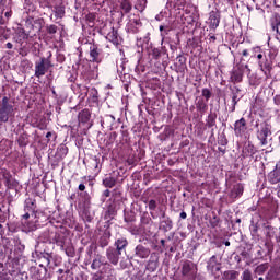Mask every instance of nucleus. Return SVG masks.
<instances>
[{
	"mask_svg": "<svg viewBox=\"0 0 280 280\" xmlns=\"http://www.w3.org/2000/svg\"><path fill=\"white\" fill-rule=\"evenodd\" d=\"M51 58H54V54L49 50L46 57H39V59L35 61L34 75L36 78L40 79L43 75H46L50 69H54Z\"/></svg>",
	"mask_w": 280,
	"mask_h": 280,
	"instance_id": "nucleus-1",
	"label": "nucleus"
},
{
	"mask_svg": "<svg viewBox=\"0 0 280 280\" xmlns=\"http://www.w3.org/2000/svg\"><path fill=\"white\" fill-rule=\"evenodd\" d=\"M43 25H45V19L43 18H28L25 21V30L31 38H34V36H38V34H40Z\"/></svg>",
	"mask_w": 280,
	"mask_h": 280,
	"instance_id": "nucleus-2",
	"label": "nucleus"
},
{
	"mask_svg": "<svg viewBox=\"0 0 280 280\" xmlns=\"http://www.w3.org/2000/svg\"><path fill=\"white\" fill-rule=\"evenodd\" d=\"M12 115H14V105L10 104V98L8 96H3L0 105V121L2 124H8Z\"/></svg>",
	"mask_w": 280,
	"mask_h": 280,
	"instance_id": "nucleus-3",
	"label": "nucleus"
},
{
	"mask_svg": "<svg viewBox=\"0 0 280 280\" xmlns=\"http://www.w3.org/2000/svg\"><path fill=\"white\" fill-rule=\"evenodd\" d=\"M30 38H32L31 35H28V33L26 32L25 28H23V26H18L14 30L13 43H15L19 46L20 51H23V47H25V43H27Z\"/></svg>",
	"mask_w": 280,
	"mask_h": 280,
	"instance_id": "nucleus-4",
	"label": "nucleus"
},
{
	"mask_svg": "<svg viewBox=\"0 0 280 280\" xmlns=\"http://www.w3.org/2000/svg\"><path fill=\"white\" fill-rule=\"evenodd\" d=\"M198 275V268L191 260H185L182 265V277L186 280H195Z\"/></svg>",
	"mask_w": 280,
	"mask_h": 280,
	"instance_id": "nucleus-5",
	"label": "nucleus"
},
{
	"mask_svg": "<svg viewBox=\"0 0 280 280\" xmlns=\"http://www.w3.org/2000/svg\"><path fill=\"white\" fill-rule=\"evenodd\" d=\"M152 226H154V221L148 211H144L140 215L139 229L143 231L145 235H152Z\"/></svg>",
	"mask_w": 280,
	"mask_h": 280,
	"instance_id": "nucleus-6",
	"label": "nucleus"
},
{
	"mask_svg": "<svg viewBox=\"0 0 280 280\" xmlns=\"http://www.w3.org/2000/svg\"><path fill=\"white\" fill-rule=\"evenodd\" d=\"M271 126L267 121L260 124V129L257 130L256 137L260 141V145H268V135H271Z\"/></svg>",
	"mask_w": 280,
	"mask_h": 280,
	"instance_id": "nucleus-7",
	"label": "nucleus"
},
{
	"mask_svg": "<svg viewBox=\"0 0 280 280\" xmlns=\"http://www.w3.org/2000/svg\"><path fill=\"white\" fill-rule=\"evenodd\" d=\"M0 174L2 175L7 189H14V187H19V182L15 180L8 168H1Z\"/></svg>",
	"mask_w": 280,
	"mask_h": 280,
	"instance_id": "nucleus-8",
	"label": "nucleus"
},
{
	"mask_svg": "<svg viewBox=\"0 0 280 280\" xmlns=\"http://www.w3.org/2000/svg\"><path fill=\"white\" fill-rule=\"evenodd\" d=\"M51 259H54V250L43 249V252L39 253V261H43L39 266L45 269V272H47V267L50 266Z\"/></svg>",
	"mask_w": 280,
	"mask_h": 280,
	"instance_id": "nucleus-9",
	"label": "nucleus"
},
{
	"mask_svg": "<svg viewBox=\"0 0 280 280\" xmlns=\"http://www.w3.org/2000/svg\"><path fill=\"white\" fill-rule=\"evenodd\" d=\"M90 62H96V65L102 62V49L95 43L90 46Z\"/></svg>",
	"mask_w": 280,
	"mask_h": 280,
	"instance_id": "nucleus-10",
	"label": "nucleus"
},
{
	"mask_svg": "<svg viewBox=\"0 0 280 280\" xmlns=\"http://www.w3.org/2000/svg\"><path fill=\"white\" fill-rule=\"evenodd\" d=\"M121 255L122 254H120V252L113 246H109L106 249V257L109 264H113V266H117V264H119V257H121Z\"/></svg>",
	"mask_w": 280,
	"mask_h": 280,
	"instance_id": "nucleus-11",
	"label": "nucleus"
},
{
	"mask_svg": "<svg viewBox=\"0 0 280 280\" xmlns=\"http://www.w3.org/2000/svg\"><path fill=\"white\" fill-rule=\"evenodd\" d=\"M268 183L270 185H279L280 183V160L276 163L275 170L267 175Z\"/></svg>",
	"mask_w": 280,
	"mask_h": 280,
	"instance_id": "nucleus-12",
	"label": "nucleus"
},
{
	"mask_svg": "<svg viewBox=\"0 0 280 280\" xmlns=\"http://www.w3.org/2000/svg\"><path fill=\"white\" fill-rule=\"evenodd\" d=\"M246 132V118L242 117L241 119L234 122V135L235 137H242Z\"/></svg>",
	"mask_w": 280,
	"mask_h": 280,
	"instance_id": "nucleus-13",
	"label": "nucleus"
},
{
	"mask_svg": "<svg viewBox=\"0 0 280 280\" xmlns=\"http://www.w3.org/2000/svg\"><path fill=\"white\" fill-rule=\"evenodd\" d=\"M150 248L143 246V244H139L135 248V257H138L139 259H148L150 257Z\"/></svg>",
	"mask_w": 280,
	"mask_h": 280,
	"instance_id": "nucleus-14",
	"label": "nucleus"
},
{
	"mask_svg": "<svg viewBox=\"0 0 280 280\" xmlns=\"http://www.w3.org/2000/svg\"><path fill=\"white\" fill-rule=\"evenodd\" d=\"M242 196H244V184L237 183L231 189L229 198L236 200V198H242Z\"/></svg>",
	"mask_w": 280,
	"mask_h": 280,
	"instance_id": "nucleus-15",
	"label": "nucleus"
},
{
	"mask_svg": "<svg viewBox=\"0 0 280 280\" xmlns=\"http://www.w3.org/2000/svg\"><path fill=\"white\" fill-rule=\"evenodd\" d=\"M106 40L113 43L116 47L121 45V36H119V32L112 27V31L106 35Z\"/></svg>",
	"mask_w": 280,
	"mask_h": 280,
	"instance_id": "nucleus-16",
	"label": "nucleus"
},
{
	"mask_svg": "<svg viewBox=\"0 0 280 280\" xmlns=\"http://www.w3.org/2000/svg\"><path fill=\"white\" fill-rule=\"evenodd\" d=\"M115 116L107 114L101 119V125L107 130H115Z\"/></svg>",
	"mask_w": 280,
	"mask_h": 280,
	"instance_id": "nucleus-17",
	"label": "nucleus"
},
{
	"mask_svg": "<svg viewBox=\"0 0 280 280\" xmlns=\"http://www.w3.org/2000/svg\"><path fill=\"white\" fill-rule=\"evenodd\" d=\"M258 66L260 68V71H262L265 75H268V73L272 71V61H269L267 57H262V59H259Z\"/></svg>",
	"mask_w": 280,
	"mask_h": 280,
	"instance_id": "nucleus-18",
	"label": "nucleus"
},
{
	"mask_svg": "<svg viewBox=\"0 0 280 280\" xmlns=\"http://www.w3.org/2000/svg\"><path fill=\"white\" fill-rule=\"evenodd\" d=\"M89 167L90 170H92L94 174H100L102 172V162L100 160V156L97 155L92 156Z\"/></svg>",
	"mask_w": 280,
	"mask_h": 280,
	"instance_id": "nucleus-19",
	"label": "nucleus"
},
{
	"mask_svg": "<svg viewBox=\"0 0 280 280\" xmlns=\"http://www.w3.org/2000/svg\"><path fill=\"white\" fill-rule=\"evenodd\" d=\"M208 21L210 30H218L220 27V14L218 12L211 11Z\"/></svg>",
	"mask_w": 280,
	"mask_h": 280,
	"instance_id": "nucleus-20",
	"label": "nucleus"
},
{
	"mask_svg": "<svg viewBox=\"0 0 280 280\" xmlns=\"http://www.w3.org/2000/svg\"><path fill=\"white\" fill-rule=\"evenodd\" d=\"M67 240V236L63 235L60 232H54L52 234V244H56L60 247V250H65V242Z\"/></svg>",
	"mask_w": 280,
	"mask_h": 280,
	"instance_id": "nucleus-21",
	"label": "nucleus"
},
{
	"mask_svg": "<svg viewBox=\"0 0 280 280\" xmlns=\"http://www.w3.org/2000/svg\"><path fill=\"white\" fill-rule=\"evenodd\" d=\"M114 248L118 249L120 254L126 253L128 248V238L121 236L114 242Z\"/></svg>",
	"mask_w": 280,
	"mask_h": 280,
	"instance_id": "nucleus-22",
	"label": "nucleus"
},
{
	"mask_svg": "<svg viewBox=\"0 0 280 280\" xmlns=\"http://www.w3.org/2000/svg\"><path fill=\"white\" fill-rule=\"evenodd\" d=\"M149 55L152 56L153 60H161V56H167V48L160 47V48H151Z\"/></svg>",
	"mask_w": 280,
	"mask_h": 280,
	"instance_id": "nucleus-23",
	"label": "nucleus"
},
{
	"mask_svg": "<svg viewBox=\"0 0 280 280\" xmlns=\"http://www.w3.org/2000/svg\"><path fill=\"white\" fill-rule=\"evenodd\" d=\"M209 101H206L205 98L200 97L196 101V108L200 115H205L207 110H209V105L207 104Z\"/></svg>",
	"mask_w": 280,
	"mask_h": 280,
	"instance_id": "nucleus-24",
	"label": "nucleus"
},
{
	"mask_svg": "<svg viewBox=\"0 0 280 280\" xmlns=\"http://www.w3.org/2000/svg\"><path fill=\"white\" fill-rule=\"evenodd\" d=\"M52 237H54V231L46 230L39 236V242H43V244H49L50 246H52Z\"/></svg>",
	"mask_w": 280,
	"mask_h": 280,
	"instance_id": "nucleus-25",
	"label": "nucleus"
},
{
	"mask_svg": "<svg viewBox=\"0 0 280 280\" xmlns=\"http://www.w3.org/2000/svg\"><path fill=\"white\" fill-rule=\"evenodd\" d=\"M257 154V149H255V144L248 142L247 145L243 149V159H248V156H255Z\"/></svg>",
	"mask_w": 280,
	"mask_h": 280,
	"instance_id": "nucleus-26",
	"label": "nucleus"
},
{
	"mask_svg": "<svg viewBox=\"0 0 280 280\" xmlns=\"http://www.w3.org/2000/svg\"><path fill=\"white\" fill-rule=\"evenodd\" d=\"M52 12L55 13L56 19H65V14H67L65 3L60 2L59 4H56Z\"/></svg>",
	"mask_w": 280,
	"mask_h": 280,
	"instance_id": "nucleus-27",
	"label": "nucleus"
},
{
	"mask_svg": "<svg viewBox=\"0 0 280 280\" xmlns=\"http://www.w3.org/2000/svg\"><path fill=\"white\" fill-rule=\"evenodd\" d=\"M110 244V232L105 231L102 236L98 238V246L101 248H106Z\"/></svg>",
	"mask_w": 280,
	"mask_h": 280,
	"instance_id": "nucleus-28",
	"label": "nucleus"
},
{
	"mask_svg": "<svg viewBox=\"0 0 280 280\" xmlns=\"http://www.w3.org/2000/svg\"><path fill=\"white\" fill-rule=\"evenodd\" d=\"M160 229H162V231L164 233H167V232L172 231V229H174V222L172 221V219L170 217H167L161 221Z\"/></svg>",
	"mask_w": 280,
	"mask_h": 280,
	"instance_id": "nucleus-29",
	"label": "nucleus"
},
{
	"mask_svg": "<svg viewBox=\"0 0 280 280\" xmlns=\"http://www.w3.org/2000/svg\"><path fill=\"white\" fill-rule=\"evenodd\" d=\"M78 117L81 124H89V121H91V110L89 108H84L79 113Z\"/></svg>",
	"mask_w": 280,
	"mask_h": 280,
	"instance_id": "nucleus-30",
	"label": "nucleus"
},
{
	"mask_svg": "<svg viewBox=\"0 0 280 280\" xmlns=\"http://www.w3.org/2000/svg\"><path fill=\"white\" fill-rule=\"evenodd\" d=\"M231 80L232 82H242V80H244V70L241 68L233 70L231 74Z\"/></svg>",
	"mask_w": 280,
	"mask_h": 280,
	"instance_id": "nucleus-31",
	"label": "nucleus"
},
{
	"mask_svg": "<svg viewBox=\"0 0 280 280\" xmlns=\"http://www.w3.org/2000/svg\"><path fill=\"white\" fill-rule=\"evenodd\" d=\"M120 10L121 16H124V14H130V12H132V2H130V0H121Z\"/></svg>",
	"mask_w": 280,
	"mask_h": 280,
	"instance_id": "nucleus-32",
	"label": "nucleus"
},
{
	"mask_svg": "<svg viewBox=\"0 0 280 280\" xmlns=\"http://www.w3.org/2000/svg\"><path fill=\"white\" fill-rule=\"evenodd\" d=\"M267 237L269 238L265 242V248H267V255H272V253H275V243L272 242V234L268 232Z\"/></svg>",
	"mask_w": 280,
	"mask_h": 280,
	"instance_id": "nucleus-33",
	"label": "nucleus"
},
{
	"mask_svg": "<svg viewBox=\"0 0 280 280\" xmlns=\"http://www.w3.org/2000/svg\"><path fill=\"white\" fill-rule=\"evenodd\" d=\"M103 185L104 187H106L107 189H113V187H115V185H117V177H113V176H107L103 179Z\"/></svg>",
	"mask_w": 280,
	"mask_h": 280,
	"instance_id": "nucleus-34",
	"label": "nucleus"
},
{
	"mask_svg": "<svg viewBox=\"0 0 280 280\" xmlns=\"http://www.w3.org/2000/svg\"><path fill=\"white\" fill-rule=\"evenodd\" d=\"M24 211H36V199L26 198L24 201Z\"/></svg>",
	"mask_w": 280,
	"mask_h": 280,
	"instance_id": "nucleus-35",
	"label": "nucleus"
},
{
	"mask_svg": "<svg viewBox=\"0 0 280 280\" xmlns=\"http://www.w3.org/2000/svg\"><path fill=\"white\" fill-rule=\"evenodd\" d=\"M252 51V58H257L258 61L266 57V52H264V50L259 46L253 47Z\"/></svg>",
	"mask_w": 280,
	"mask_h": 280,
	"instance_id": "nucleus-36",
	"label": "nucleus"
},
{
	"mask_svg": "<svg viewBox=\"0 0 280 280\" xmlns=\"http://www.w3.org/2000/svg\"><path fill=\"white\" fill-rule=\"evenodd\" d=\"M30 143V135L27 132H23L18 138V144L20 148H26V145Z\"/></svg>",
	"mask_w": 280,
	"mask_h": 280,
	"instance_id": "nucleus-37",
	"label": "nucleus"
},
{
	"mask_svg": "<svg viewBox=\"0 0 280 280\" xmlns=\"http://www.w3.org/2000/svg\"><path fill=\"white\" fill-rule=\"evenodd\" d=\"M240 277V271L236 270H228L223 272V280H235Z\"/></svg>",
	"mask_w": 280,
	"mask_h": 280,
	"instance_id": "nucleus-38",
	"label": "nucleus"
},
{
	"mask_svg": "<svg viewBox=\"0 0 280 280\" xmlns=\"http://www.w3.org/2000/svg\"><path fill=\"white\" fill-rule=\"evenodd\" d=\"M8 39H10V28L0 26V42L5 43Z\"/></svg>",
	"mask_w": 280,
	"mask_h": 280,
	"instance_id": "nucleus-39",
	"label": "nucleus"
},
{
	"mask_svg": "<svg viewBox=\"0 0 280 280\" xmlns=\"http://www.w3.org/2000/svg\"><path fill=\"white\" fill-rule=\"evenodd\" d=\"M215 119H218V114L210 112V114L208 115V118L206 120V126L208 128H213V126H215Z\"/></svg>",
	"mask_w": 280,
	"mask_h": 280,
	"instance_id": "nucleus-40",
	"label": "nucleus"
},
{
	"mask_svg": "<svg viewBox=\"0 0 280 280\" xmlns=\"http://www.w3.org/2000/svg\"><path fill=\"white\" fill-rule=\"evenodd\" d=\"M102 268V255L97 254L91 264L92 270H100Z\"/></svg>",
	"mask_w": 280,
	"mask_h": 280,
	"instance_id": "nucleus-41",
	"label": "nucleus"
},
{
	"mask_svg": "<svg viewBox=\"0 0 280 280\" xmlns=\"http://www.w3.org/2000/svg\"><path fill=\"white\" fill-rule=\"evenodd\" d=\"M61 250H65L67 257H75V247H73V244H69L67 246L63 244V249Z\"/></svg>",
	"mask_w": 280,
	"mask_h": 280,
	"instance_id": "nucleus-42",
	"label": "nucleus"
},
{
	"mask_svg": "<svg viewBox=\"0 0 280 280\" xmlns=\"http://www.w3.org/2000/svg\"><path fill=\"white\" fill-rule=\"evenodd\" d=\"M92 104H100V94L97 92V89L93 88L91 92V97H90Z\"/></svg>",
	"mask_w": 280,
	"mask_h": 280,
	"instance_id": "nucleus-43",
	"label": "nucleus"
},
{
	"mask_svg": "<svg viewBox=\"0 0 280 280\" xmlns=\"http://www.w3.org/2000/svg\"><path fill=\"white\" fill-rule=\"evenodd\" d=\"M46 32L47 34H49L50 36H54V34L58 33V27L55 24H49L46 25Z\"/></svg>",
	"mask_w": 280,
	"mask_h": 280,
	"instance_id": "nucleus-44",
	"label": "nucleus"
},
{
	"mask_svg": "<svg viewBox=\"0 0 280 280\" xmlns=\"http://www.w3.org/2000/svg\"><path fill=\"white\" fill-rule=\"evenodd\" d=\"M277 56H279V50H277L275 48L269 49V52H268V58L269 59H268V61L272 62L277 58Z\"/></svg>",
	"mask_w": 280,
	"mask_h": 280,
	"instance_id": "nucleus-45",
	"label": "nucleus"
},
{
	"mask_svg": "<svg viewBox=\"0 0 280 280\" xmlns=\"http://www.w3.org/2000/svg\"><path fill=\"white\" fill-rule=\"evenodd\" d=\"M80 89V97L82 101L89 95V88L86 85H79Z\"/></svg>",
	"mask_w": 280,
	"mask_h": 280,
	"instance_id": "nucleus-46",
	"label": "nucleus"
},
{
	"mask_svg": "<svg viewBox=\"0 0 280 280\" xmlns=\"http://www.w3.org/2000/svg\"><path fill=\"white\" fill-rule=\"evenodd\" d=\"M10 8V0H0V11L3 14Z\"/></svg>",
	"mask_w": 280,
	"mask_h": 280,
	"instance_id": "nucleus-47",
	"label": "nucleus"
},
{
	"mask_svg": "<svg viewBox=\"0 0 280 280\" xmlns=\"http://www.w3.org/2000/svg\"><path fill=\"white\" fill-rule=\"evenodd\" d=\"M137 218L133 215L132 212H125L124 221L127 223L135 222Z\"/></svg>",
	"mask_w": 280,
	"mask_h": 280,
	"instance_id": "nucleus-48",
	"label": "nucleus"
},
{
	"mask_svg": "<svg viewBox=\"0 0 280 280\" xmlns=\"http://www.w3.org/2000/svg\"><path fill=\"white\" fill-rule=\"evenodd\" d=\"M218 264H219L218 257L215 255H213L212 257H210L208 268H210V270L213 272V268H215V266H218Z\"/></svg>",
	"mask_w": 280,
	"mask_h": 280,
	"instance_id": "nucleus-49",
	"label": "nucleus"
},
{
	"mask_svg": "<svg viewBox=\"0 0 280 280\" xmlns=\"http://www.w3.org/2000/svg\"><path fill=\"white\" fill-rule=\"evenodd\" d=\"M147 3H148V1H145V0H138L135 8H136V10H139V12H143V10H145V4Z\"/></svg>",
	"mask_w": 280,
	"mask_h": 280,
	"instance_id": "nucleus-50",
	"label": "nucleus"
},
{
	"mask_svg": "<svg viewBox=\"0 0 280 280\" xmlns=\"http://www.w3.org/2000/svg\"><path fill=\"white\" fill-rule=\"evenodd\" d=\"M95 250H97V245L95 243H92L86 248V255H89V257H92Z\"/></svg>",
	"mask_w": 280,
	"mask_h": 280,
	"instance_id": "nucleus-51",
	"label": "nucleus"
},
{
	"mask_svg": "<svg viewBox=\"0 0 280 280\" xmlns=\"http://www.w3.org/2000/svg\"><path fill=\"white\" fill-rule=\"evenodd\" d=\"M201 95H202V97H205L206 102H209V100H211V90H209L207 88L202 89Z\"/></svg>",
	"mask_w": 280,
	"mask_h": 280,
	"instance_id": "nucleus-52",
	"label": "nucleus"
},
{
	"mask_svg": "<svg viewBox=\"0 0 280 280\" xmlns=\"http://www.w3.org/2000/svg\"><path fill=\"white\" fill-rule=\"evenodd\" d=\"M58 152H59L60 156H67V154H69V148L65 144H61L58 148Z\"/></svg>",
	"mask_w": 280,
	"mask_h": 280,
	"instance_id": "nucleus-53",
	"label": "nucleus"
},
{
	"mask_svg": "<svg viewBox=\"0 0 280 280\" xmlns=\"http://www.w3.org/2000/svg\"><path fill=\"white\" fill-rule=\"evenodd\" d=\"M127 30L130 34H139V26H136L132 23H129Z\"/></svg>",
	"mask_w": 280,
	"mask_h": 280,
	"instance_id": "nucleus-54",
	"label": "nucleus"
},
{
	"mask_svg": "<svg viewBox=\"0 0 280 280\" xmlns=\"http://www.w3.org/2000/svg\"><path fill=\"white\" fill-rule=\"evenodd\" d=\"M161 37L164 39L170 34V26L160 25Z\"/></svg>",
	"mask_w": 280,
	"mask_h": 280,
	"instance_id": "nucleus-55",
	"label": "nucleus"
},
{
	"mask_svg": "<svg viewBox=\"0 0 280 280\" xmlns=\"http://www.w3.org/2000/svg\"><path fill=\"white\" fill-rule=\"evenodd\" d=\"M242 279L243 280H253V273L250 272V270L245 269L242 273Z\"/></svg>",
	"mask_w": 280,
	"mask_h": 280,
	"instance_id": "nucleus-56",
	"label": "nucleus"
},
{
	"mask_svg": "<svg viewBox=\"0 0 280 280\" xmlns=\"http://www.w3.org/2000/svg\"><path fill=\"white\" fill-rule=\"evenodd\" d=\"M33 280H47V278L40 276V270H35V273L32 276Z\"/></svg>",
	"mask_w": 280,
	"mask_h": 280,
	"instance_id": "nucleus-57",
	"label": "nucleus"
},
{
	"mask_svg": "<svg viewBox=\"0 0 280 280\" xmlns=\"http://www.w3.org/2000/svg\"><path fill=\"white\" fill-rule=\"evenodd\" d=\"M25 9L30 10L31 12H34V10H36V7L30 1V0H25Z\"/></svg>",
	"mask_w": 280,
	"mask_h": 280,
	"instance_id": "nucleus-58",
	"label": "nucleus"
},
{
	"mask_svg": "<svg viewBox=\"0 0 280 280\" xmlns=\"http://www.w3.org/2000/svg\"><path fill=\"white\" fill-rule=\"evenodd\" d=\"M250 233L252 235H257V233H259V223L250 225Z\"/></svg>",
	"mask_w": 280,
	"mask_h": 280,
	"instance_id": "nucleus-59",
	"label": "nucleus"
},
{
	"mask_svg": "<svg viewBox=\"0 0 280 280\" xmlns=\"http://www.w3.org/2000/svg\"><path fill=\"white\" fill-rule=\"evenodd\" d=\"M112 198H114V200H118V198H121V192L119 189L115 188L113 191H112Z\"/></svg>",
	"mask_w": 280,
	"mask_h": 280,
	"instance_id": "nucleus-60",
	"label": "nucleus"
},
{
	"mask_svg": "<svg viewBox=\"0 0 280 280\" xmlns=\"http://www.w3.org/2000/svg\"><path fill=\"white\" fill-rule=\"evenodd\" d=\"M3 16L5 18L7 21H10L12 19V9L8 8L4 12H3Z\"/></svg>",
	"mask_w": 280,
	"mask_h": 280,
	"instance_id": "nucleus-61",
	"label": "nucleus"
},
{
	"mask_svg": "<svg viewBox=\"0 0 280 280\" xmlns=\"http://www.w3.org/2000/svg\"><path fill=\"white\" fill-rule=\"evenodd\" d=\"M156 207H158L156 200H154V199L149 200V210L150 211H156Z\"/></svg>",
	"mask_w": 280,
	"mask_h": 280,
	"instance_id": "nucleus-62",
	"label": "nucleus"
},
{
	"mask_svg": "<svg viewBox=\"0 0 280 280\" xmlns=\"http://www.w3.org/2000/svg\"><path fill=\"white\" fill-rule=\"evenodd\" d=\"M266 270H268V266L266 265H260L256 268V272H258V275H264Z\"/></svg>",
	"mask_w": 280,
	"mask_h": 280,
	"instance_id": "nucleus-63",
	"label": "nucleus"
},
{
	"mask_svg": "<svg viewBox=\"0 0 280 280\" xmlns=\"http://www.w3.org/2000/svg\"><path fill=\"white\" fill-rule=\"evenodd\" d=\"M104 278L102 277V271L93 273L92 280H103Z\"/></svg>",
	"mask_w": 280,
	"mask_h": 280,
	"instance_id": "nucleus-64",
	"label": "nucleus"
}]
</instances>
